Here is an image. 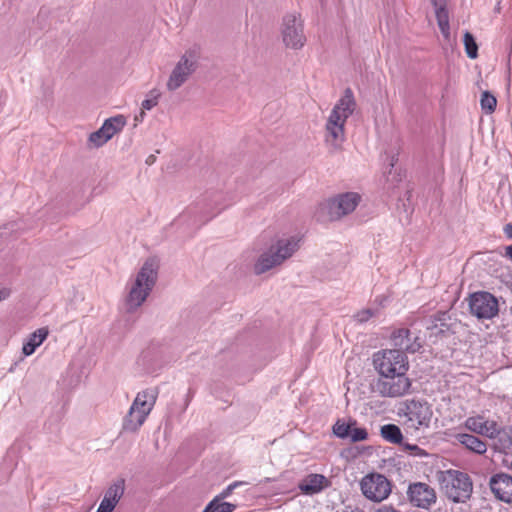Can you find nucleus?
Wrapping results in <instances>:
<instances>
[{
    "label": "nucleus",
    "instance_id": "obj_18",
    "mask_svg": "<svg viewBox=\"0 0 512 512\" xmlns=\"http://www.w3.org/2000/svg\"><path fill=\"white\" fill-rule=\"evenodd\" d=\"M125 483L120 479L113 483L105 492L99 508L96 512H112L124 494Z\"/></svg>",
    "mask_w": 512,
    "mask_h": 512
},
{
    "label": "nucleus",
    "instance_id": "obj_24",
    "mask_svg": "<svg viewBox=\"0 0 512 512\" xmlns=\"http://www.w3.org/2000/svg\"><path fill=\"white\" fill-rule=\"evenodd\" d=\"M126 125V118L123 115L110 117L104 121L101 126V133L106 134V138L111 139L115 134L120 132Z\"/></svg>",
    "mask_w": 512,
    "mask_h": 512
},
{
    "label": "nucleus",
    "instance_id": "obj_35",
    "mask_svg": "<svg viewBox=\"0 0 512 512\" xmlns=\"http://www.w3.org/2000/svg\"><path fill=\"white\" fill-rule=\"evenodd\" d=\"M403 446L405 450L413 451V454L416 456H422L425 454L424 450L417 445L405 443Z\"/></svg>",
    "mask_w": 512,
    "mask_h": 512
},
{
    "label": "nucleus",
    "instance_id": "obj_40",
    "mask_svg": "<svg viewBox=\"0 0 512 512\" xmlns=\"http://www.w3.org/2000/svg\"><path fill=\"white\" fill-rule=\"evenodd\" d=\"M505 256L512 260V244L505 248Z\"/></svg>",
    "mask_w": 512,
    "mask_h": 512
},
{
    "label": "nucleus",
    "instance_id": "obj_42",
    "mask_svg": "<svg viewBox=\"0 0 512 512\" xmlns=\"http://www.w3.org/2000/svg\"><path fill=\"white\" fill-rule=\"evenodd\" d=\"M154 161H155V157H154L153 155H150V156L147 158L146 163H147V164H149V165H151V164H153V163H154Z\"/></svg>",
    "mask_w": 512,
    "mask_h": 512
},
{
    "label": "nucleus",
    "instance_id": "obj_26",
    "mask_svg": "<svg viewBox=\"0 0 512 512\" xmlns=\"http://www.w3.org/2000/svg\"><path fill=\"white\" fill-rule=\"evenodd\" d=\"M235 509V504L223 502L222 499L215 497L209 502L203 512H233Z\"/></svg>",
    "mask_w": 512,
    "mask_h": 512
},
{
    "label": "nucleus",
    "instance_id": "obj_38",
    "mask_svg": "<svg viewBox=\"0 0 512 512\" xmlns=\"http://www.w3.org/2000/svg\"><path fill=\"white\" fill-rule=\"evenodd\" d=\"M10 296V290L3 288L0 289V301L6 300Z\"/></svg>",
    "mask_w": 512,
    "mask_h": 512
},
{
    "label": "nucleus",
    "instance_id": "obj_16",
    "mask_svg": "<svg viewBox=\"0 0 512 512\" xmlns=\"http://www.w3.org/2000/svg\"><path fill=\"white\" fill-rule=\"evenodd\" d=\"M489 487L500 501L512 503V475L499 472L490 477Z\"/></svg>",
    "mask_w": 512,
    "mask_h": 512
},
{
    "label": "nucleus",
    "instance_id": "obj_36",
    "mask_svg": "<svg viewBox=\"0 0 512 512\" xmlns=\"http://www.w3.org/2000/svg\"><path fill=\"white\" fill-rule=\"evenodd\" d=\"M375 512H401L394 508L392 505H383L378 508Z\"/></svg>",
    "mask_w": 512,
    "mask_h": 512
},
{
    "label": "nucleus",
    "instance_id": "obj_23",
    "mask_svg": "<svg viewBox=\"0 0 512 512\" xmlns=\"http://www.w3.org/2000/svg\"><path fill=\"white\" fill-rule=\"evenodd\" d=\"M437 24L445 39L450 37L449 15L445 8L444 0H433Z\"/></svg>",
    "mask_w": 512,
    "mask_h": 512
},
{
    "label": "nucleus",
    "instance_id": "obj_37",
    "mask_svg": "<svg viewBox=\"0 0 512 512\" xmlns=\"http://www.w3.org/2000/svg\"><path fill=\"white\" fill-rule=\"evenodd\" d=\"M503 232L508 239L512 240V223H508L503 227Z\"/></svg>",
    "mask_w": 512,
    "mask_h": 512
},
{
    "label": "nucleus",
    "instance_id": "obj_7",
    "mask_svg": "<svg viewBox=\"0 0 512 512\" xmlns=\"http://www.w3.org/2000/svg\"><path fill=\"white\" fill-rule=\"evenodd\" d=\"M199 65V53L197 49H189L180 57L173 67L166 88L170 92H174L184 85L188 79L195 73Z\"/></svg>",
    "mask_w": 512,
    "mask_h": 512
},
{
    "label": "nucleus",
    "instance_id": "obj_27",
    "mask_svg": "<svg viewBox=\"0 0 512 512\" xmlns=\"http://www.w3.org/2000/svg\"><path fill=\"white\" fill-rule=\"evenodd\" d=\"M463 42L467 56L470 59H476L478 57V45L474 36L470 32L466 31L464 33Z\"/></svg>",
    "mask_w": 512,
    "mask_h": 512
},
{
    "label": "nucleus",
    "instance_id": "obj_28",
    "mask_svg": "<svg viewBox=\"0 0 512 512\" xmlns=\"http://www.w3.org/2000/svg\"><path fill=\"white\" fill-rule=\"evenodd\" d=\"M480 105L486 114H491L496 109L497 99L489 91H484L481 95Z\"/></svg>",
    "mask_w": 512,
    "mask_h": 512
},
{
    "label": "nucleus",
    "instance_id": "obj_10",
    "mask_svg": "<svg viewBox=\"0 0 512 512\" xmlns=\"http://www.w3.org/2000/svg\"><path fill=\"white\" fill-rule=\"evenodd\" d=\"M433 411L426 401L410 400L405 404V426L415 432H424L430 427Z\"/></svg>",
    "mask_w": 512,
    "mask_h": 512
},
{
    "label": "nucleus",
    "instance_id": "obj_22",
    "mask_svg": "<svg viewBox=\"0 0 512 512\" xmlns=\"http://www.w3.org/2000/svg\"><path fill=\"white\" fill-rule=\"evenodd\" d=\"M494 440V449L507 454L512 449V429L497 426V435L490 437Z\"/></svg>",
    "mask_w": 512,
    "mask_h": 512
},
{
    "label": "nucleus",
    "instance_id": "obj_32",
    "mask_svg": "<svg viewBox=\"0 0 512 512\" xmlns=\"http://www.w3.org/2000/svg\"><path fill=\"white\" fill-rule=\"evenodd\" d=\"M348 438L352 442L364 441L368 438V432L365 428L350 427V434Z\"/></svg>",
    "mask_w": 512,
    "mask_h": 512
},
{
    "label": "nucleus",
    "instance_id": "obj_3",
    "mask_svg": "<svg viewBox=\"0 0 512 512\" xmlns=\"http://www.w3.org/2000/svg\"><path fill=\"white\" fill-rule=\"evenodd\" d=\"M300 239L295 236L277 239L270 248L262 253L255 263L256 274H263L268 270L281 265L299 249Z\"/></svg>",
    "mask_w": 512,
    "mask_h": 512
},
{
    "label": "nucleus",
    "instance_id": "obj_2",
    "mask_svg": "<svg viewBox=\"0 0 512 512\" xmlns=\"http://www.w3.org/2000/svg\"><path fill=\"white\" fill-rule=\"evenodd\" d=\"M158 268V262L153 258L147 259L144 262L126 297V309L128 312L135 311L146 301L156 284Z\"/></svg>",
    "mask_w": 512,
    "mask_h": 512
},
{
    "label": "nucleus",
    "instance_id": "obj_41",
    "mask_svg": "<svg viewBox=\"0 0 512 512\" xmlns=\"http://www.w3.org/2000/svg\"><path fill=\"white\" fill-rule=\"evenodd\" d=\"M376 301H379V307L378 308L380 309L381 307H384V302L386 301V298L385 297H382L381 299L376 298Z\"/></svg>",
    "mask_w": 512,
    "mask_h": 512
},
{
    "label": "nucleus",
    "instance_id": "obj_33",
    "mask_svg": "<svg viewBox=\"0 0 512 512\" xmlns=\"http://www.w3.org/2000/svg\"><path fill=\"white\" fill-rule=\"evenodd\" d=\"M350 427V425L344 422L337 421L333 426V432L337 437L345 439L348 438L350 434Z\"/></svg>",
    "mask_w": 512,
    "mask_h": 512
},
{
    "label": "nucleus",
    "instance_id": "obj_21",
    "mask_svg": "<svg viewBox=\"0 0 512 512\" xmlns=\"http://www.w3.org/2000/svg\"><path fill=\"white\" fill-rule=\"evenodd\" d=\"M49 331L46 327H42L31 333L27 340L23 343L22 353L25 356L32 355L35 350L44 342L47 338Z\"/></svg>",
    "mask_w": 512,
    "mask_h": 512
},
{
    "label": "nucleus",
    "instance_id": "obj_29",
    "mask_svg": "<svg viewBox=\"0 0 512 512\" xmlns=\"http://www.w3.org/2000/svg\"><path fill=\"white\" fill-rule=\"evenodd\" d=\"M161 96V93L156 90V89H153L149 92L148 94V97L142 101V109L143 110H151L152 108H154L157 104H158V100Z\"/></svg>",
    "mask_w": 512,
    "mask_h": 512
},
{
    "label": "nucleus",
    "instance_id": "obj_39",
    "mask_svg": "<svg viewBox=\"0 0 512 512\" xmlns=\"http://www.w3.org/2000/svg\"><path fill=\"white\" fill-rule=\"evenodd\" d=\"M144 117H145V110L142 109L138 115H135L134 120L136 122H142Z\"/></svg>",
    "mask_w": 512,
    "mask_h": 512
},
{
    "label": "nucleus",
    "instance_id": "obj_6",
    "mask_svg": "<svg viewBox=\"0 0 512 512\" xmlns=\"http://www.w3.org/2000/svg\"><path fill=\"white\" fill-rule=\"evenodd\" d=\"M441 488L445 496L454 503L468 500L473 491V483L467 473L458 470H447L441 473Z\"/></svg>",
    "mask_w": 512,
    "mask_h": 512
},
{
    "label": "nucleus",
    "instance_id": "obj_15",
    "mask_svg": "<svg viewBox=\"0 0 512 512\" xmlns=\"http://www.w3.org/2000/svg\"><path fill=\"white\" fill-rule=\"evenodd\" d=\"M391 342L394 346L393 350H400L404 354H414L423 347V343L419 335L407 328H399L391 334Z\"/></svg>",
    "mask_w": 512,
    "mask_h": 512
},
{
    "label": "nucleus",
    "instance_id": "obj_5",
    "mask_svg": "<svg viewBox=\"0 0 512 512\" xmlns=\"http://www.w3.org/2000/svg\"><path fill=\"white\" fill-rule=\"evenodd\" d=\"M361 200L356 192L339 194L321 203L315 213L318 221H334L353 212Z\"/></svg>",
    "mask_w": 512,
    "mask_h": 512
},
{
    "label": "nucleus",
    "instance_id": "obj_25",
    "mask_svg": "<svg viewBox=\"0 0 512 512\" xmlns=\"http://www.w3.org/2000/svg\"><path fill=\"white\" fill-rule=\"evenodd\" d=\"M380 435L382 438L392 444H402V432L400 428L395 424L383 425L380 429Z\"/></svg>",
    "mask_w": 512,
    "mask_h": 512
},
{
    "label": "nucleus",
    "instance_id": "obj_17",
    "mask_svg": "<svg viewBox=\"0 0 512 512\" xmlns=\"http://www.w3.org/2000/svg\"><path fill=\"white\" fill-rule=\"evenodd\" d=\"M498 425L495 420L486 419L482 415L470 416L464 422L467 430L487 438L497 435Z\"/></svg>",
    "mask_w": 512,
    "mask_h": 512
},
{
    "label": "nucleus",
    "instance_id": "obj_20",
    "mask_svg": "<svg viewBox=\"0 0 512 512\" xmlns=\"http://www.w3.org/2000/svg\"><path fill=\"white\" fill-rule=\"evenodd\" d=\"M328 480L321 474H310L300 484L299 489L306 495H313L319 493L325 486Z\"/></svg>",
    "mask_w": 512,
    "mask_h": 512
},
{
    "label": "nucleus",
    "instance_id": "obj_12",
    "mask_svg": "<svg viewBox=\"0 0 512 512\" xmlns=\"http://www.w3.org/2000/svg\"><path fill=\"white\" fill-rule=\"evenodd\" d=\"M281 35L283 43L287 48L301 49L306 42L301 16L295 13L285 15L282 21Z\"/></svg>",
    "mask_w": 512,
    "mask_h": 512
},
{
    "label": "nucleus",
    "instance_id": "obj_31",
    "mask_svg": "<svg viewBox=\"0 0 512 512\" xmlns=\"http://www.w3.org/2000/svg\"><path fill=\"white\" fill-rule=\"evenodd\" d=\"M380 309L379 308H367L359 311L355 317L356 320L360 323L367 322L370 318L375 317L379 314Z\"/></svg>",
    "mask_w": 512,
    "mask_h": 512
},
{
    "label": "nucleus",
    "instance_id": "obj_14",
    "mask_svg": "<svg viewBox=\"0 0 512 512\" xmlns=\"http://www.w3.org/2000/svg\"><path fill=\"white\" fill-rule=\"evenodd\" d=\"M408 502L412 507L431 510L437 502V494L433 487L424 482H413L406 491Z\"/></svg>",
    "mask_w": 512,
    "mask_h": 512
},
{
    "label": "nucleus",
    "instance_id": "obj_4",
    "mask_svg": "<svg viewBox=\"0 0 512 512\" xmlns=\"http://www.w3.org/2000/svg\"><path fill=\"white\" fill-rule=\"evenodd\" d=\"M157 396L158 391L156 389H146L139 392L130 406L128 413L123 418L122 431L130 433L137 432L152 411Z\"/></svg>",
    "mask_w": 512,
    "mask_h": 512
},
{
    "label": "nucleus",
    "instance_id": "obj_1",
    "mask_svg": "<svg viewBox=\"0 0 512 512\" xmlns=\"http://www.w3.org/2000/svg\"><path fill=\"white\" fill-rule=\"evenodd\" d=\"M356 109V101L351 88H346L342 97L332 109L326 122V141L339 148L345 140L344 125Z\"/></svg>",
    "mask_w": 512,
    "mask_h": 512
},
{
    "label": "nucleus",
    "instance_id": "obj_34",
    "mask_svg": "<svg viewBox=\"0 0 512 512\" xmlns=\"http://www.w3.org/2000/svg\"><path fill=\"white\" fill-rule=\"evenodd\" d=\"M244 484V482H240V481H235L233 483H231L230 485H228L218 496H216L217 498H220V499H224V498H227L228 496H230L233 492V490L235 488H237L238 486Z\"/></svg>",
    "mask_w": 512,
    "mask_h": 512
},
{
    "label": "nucleus",
    "instance_id": "obj_30",
    "mask_svg": "<svg viewBox=\"0 0 512 512\" xmlns=\"http://www.w3.org/2000/svg\"><path fill=\"white\" fill-rule=\"evenodd\" d=\"M105 133H101V127L90 134L89 136V142L93 144L94 147H101L105 143H107L110 139L105 137Z\"/></svg>",
    "mask_w": 512,
    "mask_h": 512
},
{
    "label": "nucleus",
    "instance_id": "obj_13",
    "mask_svg": "<svg viewBox=\"0 0 512 512\" xmlns=\"http://www.w3.org/2000/svg\"><path fill=\"white\" fill-rule=\"evenodd\" d=\"M469 308L478 319H492L499 312L497 298L486 291H479L469 296Z\"/></svg>",
    "mask_w": 512,
    "mask_h": 512
},
{
    "label": "nucleus",
    "instance_id": "obj_9",
    "mask_svg": "<svg viewBox=\"0 0 512 512\" xmlns=\"http://www.w3.org/2000/svg\"><path fill=\"white\" fill-rule=\"evenodd\" d=\"M373 364L379 375L407 372L409 362L400 350L385 349L374 353Z\"/></svg>",
    "mask_w": 512,
    "mask_h": 512
},
{
    "label": "nucleus",
    "instance_id": "obj_19",
    "mask_svg": "<svg viewBox=\"0 0 512 512\" xmlns=\"http://www.w3.org/2000/svg\"><path fill=\"white\" fill-rule=\"evenodd\" d=\"M457 441L463 445L467 450L483 455L487 451V444L484 440L476 436L475 434L458 433L456 435Z\"/></svg>",
    "mask_w": 512,
    "mask_h": 512
},
{
    "label": "nucleus",
    "instance_id": "obj_11",
    "mask_svg": "<svg viewBox=\"0 0 512 512\" xmlns=\"http://www.w3.org/2000/svg\"><path fill=\"white\" fill-rule=\"evenodd\" d=\"M360 489L368 500L372 502H382L391 494L392 484L385 475L370 473L361 479Z\"/></svg>",
    "mask_w": 512,
    "mask_h": 512
},
{
    "label": "nucleus",
    "instance_id": "obj_8",
    "mask_svg": "<svg viewBox=\"0 0 512 512\" xmlns=\"http://www.w3.org/2000/svg\"><path fill=\"white\" fill-rule=\"evenodd\" d=\"M411 386V380L406 376V372H400L380 375L373 383L372 389L382 397L397 398L407 394Z\"/></svg>",
    "mask_w": 512,
    "mask_h": 512
}]
</instances>
